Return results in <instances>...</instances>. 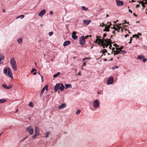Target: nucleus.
<instances>
[{"mask_svg":"<svg viewBox=\"0 0 147 147\" xmlns=\"http://www.w3.org/2000/svg\"><path fill=\"white\" fill-rule=\"evenodd\" d=\"M10 63L12 68L16 71H17V65L16 61L14 57H12L10 60Z\"/></svg>","mask_w":147,"mask_h":147,"instance_id":"f257e3e1","label":"nucleus"},{"mask_svg":"<svg viewBox=\"0 0 147 147\" xmlns=\"http://www.w3.org/2000/svg\"><path fill=\"white\" fill-rule=\"evenodd\" d=\"M80 44L81 47H83L85 44L86 40L85 39V37L84 36H81L79 39Z\"/></svg>","mask_w":147,"mask_h":147,"instance_id":"f03ea898","label":"nucleus"},{"mask_svg":"<svg viewBox=\"0 0 147 147\" xmlns=\"http://www.w3.org/2000/svg\"><path fill=\"white\" fill-rule=\"evenodd\" d=\"M114 78L112 76L109 77L107 81V84L108 85L112 84L113 83Z\"/></svg>","mask_w":147,"mask_h":147,"instance_id":"7ed1b4c3","label":"nucleus"},{"mask_svg":"<svg viewBox=\"0 0 147 147\" xmlns=\"http://www.w3.org/2000/svg\"><path fill=\"white\" fill-rule=\"evenodd\" d=\"M93 106L94 108H96L99 106V102L98 100H96L94 101L93 103Z\"/></svg>","mask_w":147,"mask_h":147,"instance_id":"20e7f679","label":"nucleus"},{"mask_svg":"<svg viewBox=\"0 0 147 147\" xmlns=\"http://www.w3.org/2000/svg\"><path fill=\"white\" fill-rule=\"evenodd\" d=\"M26 131L28 132L31 135L33 134L34 132V129L32 128H31L30 127H27L26 129Z\"/></svg>","mask_w":147,"mask_h":147,"instance_id":"39448f33","label":"nucleus"},{"mask_svg":"<svg viewBox=\"0 0 147 147\" xmlns=\"http://www.w3.org/2000/svg\"><path fill=\"white\" fill-rule=\"evenodd\" d=\"M48 85H46L42 88V90H41V93L40 94V97H41L45 89H46V91L48 90Z\"/></svg>","mask_w":147,"mask_h":147,"instance_id":"423d86ee","label":"nucleus"},{"mask_svg":"<svg viewBox=\"0 0 147 147\" xmlns=\"http://www.w3.org/2000/svg\"><path fill=\"white\" fill-rule=\"evenodd\" d=\"M5 56L2 53H0V64H3L4 62Z\"/></svg>","mask_w":147,"mask_h":147,"instance_id":"0eeeda50","label":"nucleus"},{"mask_svg":"<svg viewBox=\"0 0 147 147\" xmlns=\"http://www.w3.org/2000/svg\"><path fill=\"white\" fill-rule=\"evenodd\" d=\"M61 83H57L56 84L54 87V89L55 92H57L59 89Z\"/></svg>","mask_w":147,"mask_h":147,"instance_id":"6e6552de","label":"nucleus"},{"mask_svg":"<svg viewBox=\"0 0 147 147\" xmlns=\"http://www.w3.org/2000/svg\"><path fill=\"white\" fill-rule=\"evenodd\" d=\"M117 5L120 7L123 4V3L122 1H120L119 0H115Z\"/></svg>","mask_w":147,"mask_h":147,"instance_id":"1a4fd4ad","label":"nucleus"},{"mask_svg":"<svg viewBox=\"0 0 147 147\" xmlns=\"http://www.w3.org/2000/svg\"><path fill=\"white\" fill-rule=\"evenodd\" d=\"M76 32L75 31H74L72 34V38L74 40H77L78 39V37L76 35Z\"/></svg>","mask_w":147,"mask_h":147,"instance_id":"9d476101","label":"nucleus"},{"mask_svg":"<svg viewBox=\"0 0 147 147\" xmlns=\"http://www.w3.org/2000/svg\"><path fill=\"white\" fill-rule=\"evenodd\" d=\"M46 11V10L45 9H43L40 11L39 13V16L42 17L44 14L45 13Z\"/></svg>","mask_w":147,"mask_h":147,"instance_id":"9b49d317","label":"nucleus"},{"mask_svg":"<svg viewBox=\"0 0 147 147\" xmlns=\"http://www.w3.org/2000/svg\"><path fill=\"white\" fill-rule=\"evenodd\" d=\"M2 86L3 88L6 89H9L12 87V85H9L8 86H7V85L5 84H3Z\"/></svg>","mask_w":147,"mask_h":147,"instance_id":"f8f14e48","label":"nucleus"},{"mask_svg":"<svg viewBox=\"0 0 147 147\" xmlns=\"http://www.w3.org/2000/svg\"><path fill=\"white\" fill-rule=\"evenodd\" d=\"M70 43V41L69 40H67L65 41L63 44L64 47L67 46L69 45Z\"/></svg>","mask_w":147,"mask_h":147,"instance_id":"ddd939ff","label":"nucleus"},{"mask_svg":"<svg viewBox=\"0 0 147 147\" xmlns=\"http://www.w3.org/2000/svg\"><path fill=\"white\" fill-rule=\"evenodd\" d=\"M91 22V21L90 20H83V23L84 24H86V25H88Z\"/></svg>","mask_w":147,"mask_h":147,"instance_id":"4468645a","label":"nucleus"},{"mask_svg":"<svg viewBox=\"0 0 147 147\" xmlns=\"http://www.w3.org/2000/svg\"><path fill=\"white\" fill-rule=\"evenodd\" d=\"M65 88L64 85L62 84H61V85H60L59 90L61 92H62Z\"/></svg>","mask_w":147,"mask_h":147,"instance_id":"2eb2a0df","label":"nucleus"},{"mask_svg":"<svg viewBox=\"0 0 147 147\" xmlns=\"http://www.w3.org/2000/svg\"><path fill=\"white\" fill-rule=\"evenodd\" d=\"M66 106V104L65 103H62L61 105L59 106V109H61L64 108Z\"/></svg>","mask_w":147,"mask_h":147,"instance_id":"dca6fc26","label":"nucleus"},{"mask_svg":"<svg viewBox=\"0 0 147 147\" xmlns=\"http://www.w3.org/2000/svg\"><path fill=\"white\" fill-rule=\"evenodd\" d=\"M35 133L38 134H39V128L36 126H35Z\"/></svg>","mask_w":147,"mask_h":147,"instance_id":"f3484780","label":"nucleus"},{"mask_svg":"<svg viewBox=\"0 0 147 147\" xmlns=\"http://www.w3.org/2000/svg\"><path fill=\"white\" fill-rule=\"evenodd\" d=\"M65 89H67L68 88H71L72 87L71 85L70 84H65Z\"/></svg>","mask_w":147,"mask_h":147,"instance_id":"a211bd4d","label":"nucleus"},{"mask_svg":"<svg viewBox=\"0 0 147 147\" xmlns=\"http://www.w3.org/2000/svg\"><path fill=\"white\" fill-rule=\"evenodd\" d=\"M144 57V55H140L138 56V59L140 60H142L143 58Z\"/></svg>","mask_w":147,"mask_h":147,"instance_id":"6ab92c4d","label":"nucleus"},{"mask_svg":"<svg viewBox=\"0 0 147 147\" xmlns=\"http://www.w3.org/2000/svg\"><path fill=\"white\" fill-rule=\"evenodd\" d=\"M7 75L11 78H13V74L12 71L7 72Z\"/></svg>","mask_w":147,"mask_h":147,"instance_id":"aec40b11","label":"nucleus"},{"mask_svg":"<svg viewBox=\"0 0 147 147\" xmlns=\"http://www.w3.org/2000/svg\"><path fill=\"white\" fill-rule=\"evenodd\" d=\"M22 38H20L18 39L17 41L19 44H22Z\"/></svg>","mask_w":147,"mask_h":147,"instance_id":"412c9836","label":"nucleus"},{"mask_svg":"<svg viewBox=\"0 0 147 147\" xmlns=\"http://www.w3.org/2000/svg\"><path fill=\"white\" fill-rule=\"evenodd\" d=\"M107 50L106 49H104L103 50H101L100 51V53H102L103 55H105V53H107Z\"/></svg>","mask_w":147,"mask_h":147,"instance_id":"4be33fe9","label":"nucleus"},{"mask_svg":"<svg viewBox=\"0 0 147 147\" xmlns=\"http://www.w3.org/2000/svg\"><path fill=\"white\" fill-rule=\"evenodd\" d=\"M61 73L60 72H58L57 74H54L53 76V77L54 78H56Z\"/></svg>","mask_w":147,"mask_h":147,"instance_id":"5701e85b","label":"nucleus"},{"mask_svg":"<svg viewBox=\"0 0 147 147\" xmlns=\"http://www.w3.org/2000/svg\"><path fill=\"white\" fill-rule=\"evenodd\" d=\"M39 135V134H38L36 133H35V134L32 136V138L33 139H35Z\"/></svg>","mask_w":147,"mask_h":147,"instance_id":"b1692460","label":"nucleus"},{"mask_svg":"<svg viewBox=\"0 0 147 147\" xmlns=\"http://www.w3.org/2000/svg\"><path fill=\"white\" fill-rule=\"evenodd\" d=\"M29 106L31 107H34V105L33 104V103L31 102H30L28 104Z\"/></svg>","mask_w":147,"mask_h":147,"instance_id":"393cba45","label":"nucleus"},{"mask_svg":"<svg viewBox=\"0 0 147 147\" xmlns=\"http://www.w3.org/2000/svg\"><path fill=\"white\" fill-rule=\"evenodd\" d=\"M82 10L84 11H86L88 10V8L84 6H82Z\"/></svg>","mask_w":147,"mask_h":147,"instance_id":"a878e982","label":"nucleus"},{"mask_svg":"<svg viewBox=\"0 0 147 147\" xmlns=\"http://www.w3.org/2000/svg\"><path fill=\"white\" fill-rule=\"evenodd\" d=\"M7 69L5 68L3 70V73L5 75H6L7 73Z\"/></svg>","mask_w":147,"mask_h":147,"instance_id":"bb28decb","label":"nucleus"},{"mask_svg":"<svg viewBox=\"0 0 147 147\" xmlns=\"http://www.w3.org/2000/svg\"><path fill=\"white\" fill-rule=\"evenodd\" d=\"M50 131H48L46 133L45 136V137L46 138H47L49 137V135L50 134Z\"/></svg>","mask_w":147,"mask_h":147,"instance_id":"cd10ccee","label":"nucleus"},{"mask_svg":"<svg viewBox=\"0 0 147 147\" xmlns=\"http://www.w3.org/2000/svg\"><path fill=\"white\" fill-rule=\"evenodd\" d=\"M99 40V39H96V40L94 41V43H97L99 45H100V43L99 41H98Z\"/></svg>","mask_w":147,"mask_h":147,"instance_id":"c85d7f7f","label":"nucleus"},{"mask_svg":"<svg viewBox=\"0 0 147 147\" xmlns=\"http://www.w3.org/2000/svg\"><path fill=\"white\" fill-rule=\"evenodd\" d=\"M114 56H115V55H117L118 54H119L120 53V51H117L116 52V51H114Z\"/></svg>","mask_w":147,"mask_h":147,"instance_id":"c756f323","label":"nucleus"},{"mask_svg":"<svg viewBox=\"0 0 147 147\" xmlns=\"http://www.w3.org/2000/svg\"><path fill=\"white\" fill-rule=\"evenodd\" d=\"M6 101V100L4 99H0V102L1 103H3Z\"/></svg>","mask_w":147,"mask_h":147,"instance_id":"7c9ffc66","label":"nucleus"},{"mask_svg":"<svg viewBox=\"0 0 147 147\" xmlns=\"http://www.w3.org/2000/svg\"><path fill=\"white\" fill-rule=\"evenodd\" d=\"M123 49V47L122 46H121L120 47H119L117 48H116V49H117L119 50V51H122L121 50L122 49Z\"/></svg>","mask_w":147,"mask_h":147,"instance_id":"2f4dec72","label":"nucleus"},{"mask_svg":"<svg viewBox=\"0 0 147 147\" xmlns=\"http://www.w3.org/2000/svg\"><path fill=\"white\" fill-rule=\"evenodd\" d=\"M107 27H105V29L103 30V31H106V32H109L110 30L109 29V28H108V30H106Z\"/></svg>","mask_w":147,"mask_h":147,"instance_id":"473e14b6","label":"nucleus"},{"mask_svg":"<svg viewBox=\"0 0 147 147\" xmlns=\"http://www.w3.org/2000/svg\"><path fill=\"white\" fill-rule=\"evenodd\" d=\"M25 16L24 15H21L19 16L17 18H20L21 19H23L24 17Z\"/></svg>","mask_w":147,"mask_h":147,"instance_id":"72a5a7b5","label":"nucleus"},{"mask_svg":"<svg viewBox=\"0 0 147 147\" xmlns=\"http://www.w3.org/2000/svg\"><path fill=\"white\" fill-rule=\"evenodd\" d=\"M36 69L35 68H33L32 69V70H31V72L32 73L33 72H34V71H36Z\"/></svg>","mask_w":147,"mask_h":147,"instance_id":"f704fd0d","label":"nucleus"},{"mask_svg":"<svg viewBox=\"0 0 147 147\" xmlns=\"http://www.w3.org/2000/svg\"><path fill=\"white\" fill-rule=\"evenodd\" d=\"M119 67V66H117V65H115L113 67H112V69L114 70L115 69H116L117 68Z\"/></svg>","mask_w":147,"mask_h":147,"instance_id":"c9c22d12","label":"nucleus"},{"mask_svg":"<svg viewBox=\"0 0 147 147\" xmlns=\"http://www.w3.org/2000/svg\"><path fill=\"white\" fill-rule=\"evenodd\" d=\"M121 51V53L123 55H124V54H125V53H126V51L124 50H122V51Z\"/></svg>","mask_w":147,"mask_h":147,"instance_id":"e433bc0d","label":"nucleus"},{"mask_svg":"<svg viewBox=\"0 0 147 147\" xmlns=\"http://www.w3.org/2000/svg\"><path fill=\"white\" fill-rule=\"evenodd\" d=\"M80 110H78L76 112V114L77 115H78L80 112Z\"/></svg>","mask_w":147,"mask_h":147,"instance_id":"4c0bfd02","label":"nucleus"},{"mask_svg":"<svg viewBox=\"0 0 147 147\" xmlns=\"http://www.w3.org/2000/svg\"><path fill=\"white\" fill-rule=\"evenodd\" d=\"M53 32L51 31V32H50L49 33V36H51L52 35H53Z\"/></svg>","mask_w":147,"mask_h":147,"instance_id":"58836bf2","label":"nucleus"},{"mask_svg":"<svg viewBox=\"0 0 147 147\" xmlns=\"http://www.w3.org/2000/svg\"><path fill=\"white\" fill-rule=\"evenodd\" d=\"M147 61V59L146 58H143L142 59V61L144 63H145Z\"/></svg>","mask_w":147,"mask_h":147,"instance_id":"ea45409f","label":"nucleus"},{"mask_svg":"<svg viewBox=\"0 0 147 147\" xmlns=\"http://www.w3.org/2000/svg\"><path fill=\"white\" fill-rule=\"evenodd\" d=\"M132 40V37H131L130 38V41L128 42V43L129 44H131V43Z\"/></svg>","mask_w":147,"mask_h":147,"instance_id":"a19ab883","label":"nucleus"},{"mask_svg":"<svg viewBox=\"0 0 147 147\" xmlns=\"http://www.w3.org/2000/svg\"><path fill=\"white\" fill-rule=\"evenodd\" d=\"M111 25H108L107 26H105V27H107L106 30H108V28H109V29Z\"/></svg>","mask_w":147,"mask_h":147,"instance_id":"79ce46f5","label":"nucleus"},{"mask_svg":"<svg viewBox=\"0 0 147 147\" xmlns=\"http://www.w3.org/2000/svg\"><path fill=\"white\" fill-rule=\"evenodd\" d=\"M7 69V70L8 72H10V71H11V70L10 68L9 67H8Z\"/></svg>","mask_w":147,"mask_h":147,"instance_id":"37998d69","label":"nucleus"},{"mask_svg":"<svg viewBox=\"0 0 147 147\" xmlns=\"http://www.w3.org/2000/svg\"><path fill=\"white\" fill-rule=\"evenodd\" d=\"M138 2L141 5L143 3V1H138Z\"/></svg>","mask_w":147,"mask_h":147,"instance_id":"c03bdc74","label":"nucleus"},{"mask_svg":"<svg viewBox=\"0 0 147 147\" xmlns=\"http://www.w3.org/2000/svg\"><path fill=\"white\" fill-rule=\"evenodd\" d=\"M121 24H119L118 23L117 24V27H119V28H120L121 26Z\"/></svg>","mask_w":147,"mask_h":147,"instance_id":"a18cd8bd","label":"nucleus"},{"mask_svg":"<svg viewBox=\"0 0 147 147\" xmlns=\"http://www.w3.org/2000/svg\"><path fill=\"white\" fill-rule=\"evenodd\" d=\"M122 21L123 22H125L126 24H129V22H127V21H126V20H125V21L123 20Z\"/></svg>","mask_w":147,"mask_h":147,"instance_id":"49530a36","label":"nucleus"},{"mask_svg":"<svg viewBox=\"0 0 147 147\" xmlns=\"http://www.w3.org/2000/svg\"><path fill=\"white\" fill-rule=\"evenodd\" d=\"M136 34H134L132 35V37L133 38H135V37L136 38Z\"/></svg>","mask_w":147,"mask_h":147,"instance_id":"de8ad7c7","label":"nucleus"},{"mask_svg":"<svg viewBox=\"0 0 147 147\" xmlns=\"http://www.w3.org/2000/svg\"><path fill=\"white\" fill-rule=\"evenodd\" d=\"M49 13L51 15H52V14H53V12L52 11H50V12H49Z\"/></svg>","mask_w":147,"mask_h":147,"instance_id":"09e8293b","label":"nucleus"},{"mask_svg":"<svg viewBox=\"0 0 147 147\" xmlns=\"http://www.w3.org/2000/svg\"><path fill=\"white\" fill-rule=\"evenodd\" d=\"M138 35V36L139 35L140 36V35H142V34L141 33H140L139 32H138L137 33V34Z\"/></svg>","mask_w":147,"mask_h":147,"instance_id":"8fccbe9b","label":"nucleus"},{"mask_svg":"<svg viewBox=\"0 0 147 147\" xmlns=\"http://www.w3.org/2000/svg\"><path fill=\"white\" fill-rule=\"evenodd\" d=\"M133 15H134V16H135V17H138V16L135 13H133Z\"/></svg>","mask_w":147,"mask_h":147,"instance_id":"3c124183","label":"nucleus"},{"mask_svg":"<svg viewBox=\"0 0 147 147\" xmlns=\"http://www.w3.org/2000/svg\"><path fill=\"white\" fill-rule=\"evenodd\" d=\"M107 36V34L106 33H105V34H104L103 35V37H105L106 36Z\"/></svg>","mask_w":147,"mask_h":147,"instance_id":"603ef678","label":"nucleus"},{"mask_svg":"<svg viewBox=\"0 0 147 147\" xmlns=\"http://www.w3.org/2000/svg\"><path fill=\"white\" fill-rule=\"evenodd\" d=\"M144 3H143L142 4V6L143 7V8H145V5L144 4Z\"/></svg>","mask_w":147,"mask_h":147,"instance_id":"864d4df0","label":"nucleus"},{"mask_svg":"<svg viewBox=\"0 0 147 147\" xmlns=\"http://www.w3.org/2000/svg\"><path fill=\"white\" fill-rule=\"evenodd\" d=\"M40 76L41 77L42 81L43 80V77L42 75H40Z\"/></svg>","mask_w":147,"mask_h":147,"instance_id":"5fc2aeb1","label":"nucleus"},{"mask_svg":"<svg viewBox=\"0 0 147 147\" xmlns=\"http://www.w3.org/2000/svg\"><path fill=\"white\" fill-rule=\"evenodd\" d=\"M140 5H139L137 4L136 5V8H138L140 7Z\"/></svg>","mask_w":147,"mask_h":147,"instance_id":"6e6d98bb","label":"nucleus"},{"mask_svg":"<svg viewBox=\"0 0 147 147\" xmlns=\"http://www.w3.org/2000/svg\"><path fill=\"white\" fill-rule=\"evenodd\" d=\"M86 65V63L85 62H84L83 63L82 65V66H85V65Z\"/></svg>","mask_w":147,"mask_h":147,"instance_id":"4d7b16f0","label":"nucleus"},{"mask_svg":"<svg viewBox=\"0 0 147 147\" xmlns=\"http://www.w3.org/2000/svg\"><path fill=\"white\" fill-rule=\"evenodd\" d=\"M112 28H113V29L115 30H117V29L114 26Z\"/></svg>","mask_w":147,"mask_h":147,"instance_id":"13d9d810","label":"nucleus"},{"mask_svg":"<svg viewBox=\"0 0 147 147\" xmlns=\"http://www.w3.org/2000/svg\"><path fill=\"white\" fill-rule=\"evenodd\" d=\"M85 37V38H86V39H87L89 37H88V35H87V36H84Z\"/></svg>","mask_w":147,"mask_h":147,"instance_id":"bf43d9fd","label":"nucleus"},{"mask_svg":"<svg viewBox=\"0 0 147 147\" xmlns=\"http://www.w3.org/2000/svg\"><path fill=\"white\" fill-rule=\"evenodd\" d=\"M129 35L128 34H126L124 36L126 38L127 36H129Z\"/></svg>","mask_w":147,"mask_h":147,"instance_id":"052dcab7","label":"nucleus"},{"mask_svg":"<svg viewBox=\"0 0 147 147\" xmlns=\"http://www.w3.org/2000/svg\"><path fill=\"white\" fill-rule=\"evenodd\" d=\"M139 38L140 37H139V36L137 34H136V38L137 39V38Z\"/></svg>","mask_w":147,"mask_h":147,"instance_id":"680f3d73","label":"nucleus"},{"mask_svg":"<svg viewBox=\"0 0 147 147\" xmlns=\"http://www.w3.org/2000/svg\"><path fill=\"white\" fill-rule=\"evenodd\" d=\"M113 46L116 47V46H117V47H119V46L118 45H117V44H114L113 45Z\"/></svg>","mask_w":147,"mask_h":147,"instance_id":"e2e57ef3","label":"nucleus"},{"mask_svg":"<svg viewBox=\"0 0 147 147\" xmlns=\"http://www.w3.org/2000/svg\"><path fill=\"white\" fill-rule=\"evenodd\" d=\"M36 74V71H35V72L33 73V75H35Z\"/></svg>","mask_w":147,"mask_h":147,"instance_id":"0e129e2a","label":"nucleus"},{"mask_svg":"<svg viewBox=\"0 0 147 147\" xmlns=\"http://www.w3.org/2000/svg\"><path fill=\"white\" fill-rule=\"evenodd\" d=\"M102 26H106V25L104 23H102Z\"/></svg>","mask_w":147,"mask_h":147,"instance_id":"69168bd1","label":"nucleus"},{"mask_svg":"<svg viewBox=\"0 0 147 147\" xmlns=\"http://www.w3.org/2000/svg\"><path fill=\"white\" fill-rule=\"evenodd\" d=\"M112 45H110L109 47V48L110 49H112Z\"/></svg>","mask_w":147,"mask_h":147,"instance_id":"338daca9","label":"nucleus"},{"mask_svg":"<svg viewBox=\"0 0 147 147\" xmlns=\"http://www.w3.org/2000/svg\"><path fill=\"white\" fill-rule=\"evenodd\" d=\"M143 3L144 4H146V5H147V1H145Z\"/></svg>","mask_w":147,"mask_h":147,"instance_id":"774afa93","label":"nucleus"}]
</instances>
